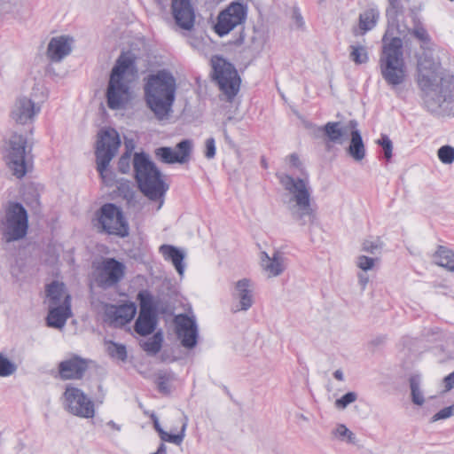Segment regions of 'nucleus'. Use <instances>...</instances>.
Returning a JSON list of instances; mask_svg holds the SVG:
<instances>
[{"label":"nucleus","mask_w":454,"mask_h":454,"mask_svg":"<svg viewBox=\"0 0 454 454\" xmlns=\"http://www.w3.org/2000/svg\"><path fill=\"white\" fill-rule=\"evenodd\" d=\"M247 15V8L243 3L232 2L218 14L214 30L219 36H224L236 27L244 23Z\"/></svg>","instance_id":"nucleus-14"},{"label":"nucleus","mask_w":454,"mask_h":454,"mask_svg":"<svg viewBox=\"0 0 454 454\" xmlns=\"http://www.w3.org/2000/svg\"><path fill=\"white\" fill-rule=\"evenodd\" d=\"M358 278H359V283L362 286V288L364 289L369 281L368 277L365 274L360 273L358 275Z\"/></svg>","instance_id":"nucleus-55"},{"label":"nucleus","mask_w":454,"mask_h":454,"mask_svg":"<svg viewBox=\"0 0 454 454\" xmlns=\"http://www.w3.org/2000/svg\"><path fill=\"white\" fill-rule=\"evenodd\" d=\"M205 157L213 159L215 155V141L213 137H209L205 142Z\"/></svg>","instance_id":"nucleus-50"},{"label":"nucleus","mask_w":454,"mask_h":454,"mask_svg":"<svg viewBox=\"0 0 454 454\" xmlns=\"http://www.w3.org/2000/svg\"><path fill=\"white\" fill-rule=\"evenodd\" d=\"M120 145V136L114 129L109 128L99 131L95 154L98 165L97 169L103 179L106 178L105 172L118 152Z\"/></svg>","instance_id":"nucleus-9"},{"label":"nucleus","mask_w":454,"mask_h":454,"mask_svg":"<svg viewBox=\"0 0 454 454\" xmlns=\"http://www.w3.org/2000/svg\"><path fill=\"white\" fill-rule=\"evenodd\" d=\"M176 334L181 345L188 349L196 347L198 343L199 329L193 317L187 314H179L175 319Z\"/></svg>","instance_id":"nucleus-16"},{"label":"nucleus","mask_w":454,"mask_h":454,"mask_svg":"<svg viewBox=\"0 0 454 454\" xmlns=\"http://www.w3.org/2000/svg\"><path fill=\"white\" fill-rule=\"evenodd\" d=\"M280 184L290 194L287 201L292 219L300 225L312 224L317 214L311 204V192L307 177H294L289 174L277 175Z\"/></svg>","instance_id":"nucleus-4"},{"label":"nucleus","mask_w":454,"mask_h":454,"mask_svg":"<svg viewBox=\"0 0 454 454\" xmlns=\"http://www.w3.org/2000/svg\"><path fill=\"white\" fill-rule=\"evenodd\" d=\"M214 79L220 90L231 101L239 90L240 78L234 66L222 57L212 59Z\"/></svg>","instance_id":"nucleus-10"},{"label":"nucleus","mask_w":454,"mask_h":454,"mask_svg":"<svg viewBox=\"0 0 454 454\" xmlns=\"http://www.w3.org/2000/svg\"><path fill=\"white\" fill-rule=\"evenodd\" d=\"M454 415V412L453 411L451 410V407L450 406H448V407H445L442 410H440L438 412H436L433 417H432V421L433 422H435L437 420H441V419H446L448 418H450L451 416Z\"/></svg>","instance_id":"nucleus-49"},{"label":"nucleus","mask_w":454,"mask_h":454,"mask_svg":"<svg viewBox=\"0 0 454 454\" xmlns=\"http://www.w3.org/2000/svg\"><path fill=\"white\" fill-rule=\"evenodd\" d=\"M438 158L444 164H450L454 161V148L450 145H443L439 148Z\"/></svg>","instance_id":"nucleus-45"},{"label":"nucleus","mask_w":454,"mask_h":454,"mask_svg":"<svg viewBox=\"0 0 454 454\" xmlns=\"http://www.w3.org/2000/svg\"><path fill=\"white\" fill-rule=\"evenodd\" d=\"M45 292L51 306L61 305L63 301L66 300V296L70 295L65 284L57 280L47 285Z\"/></svg>","instance_id":"nucleus-29"},{"label":"nucleus","mask_w":454,"mask_h":454,"mask_svg":"<svg viewBox=\"0 0 454 454\" xmlns=\"http://www.w3.org/2000/svg\"><path fill=\"white\" fill-rule=\"evenodd\" d=\"M160 253L165 259L170 260L179 275H183L184 271V254L177 247L171 245H162L160 247Z\"/></svg>","instance_id":"nucleus-30"},{"label":"nucleus","mask_w":454,"mask_h":454,"mask_svg":"<svg viewBox=\"0 0 454 454\" xmlns=\"http://www.w3.org/2000/svg\"><path fill=\"white\" fill-rule=\"evenodd\" d=\"M382 242L379 238L375 239H365L362 244V250L371 254H377L382 249Z\"/></svg>","instance_id":"nucleus-43"},{"label":"nucleus","mask_w":454,"mask_h":454,"mask_svg":"<svg viewBox=\"0 0 454 454\" xmlns=\"http://www.w3.org/2000/svg\"><path fill=\"white\" fill-rule=\"evenodd\" d=\"M73 38L67 35L52 37L47 47V57L51 62H60L72 51Z\"/></svg>","instance_id":"nucleus-20"},{"label":"nucleus","mask_w":454,"mask_h":454,"mask_svg":"<svg viewBox=\"0 0 454 454\" xmlns=\"http://www.w3.org/2000/svg\"><path fill=\"white\" fill-rule=\"evenodd\" d=\"M133 168L137 186L145 196L151 200L164 197L169 186L163 180L160 170L145 153H135Z\"/></svg>","instance_id":"nucleus-5"},{"label":"nucleus","mask_w":454,"mask_h":454,"mask_svg":"<svg viewBox=\"0 0 454 454\" xmlns=\"http://www.w3.org/2000/svg\"><path fill=\"white\" fill-rule=\"evenodd\" d=\"M357 399V394L356 392L350 391L343 395L340 398L336 399L334 404L337 409L344 410L350 403L356 402Z\"/></svg>","instance_id":"nucleus-44"},{"label":"nucleus","mask_w":454,"mask_h":454,"mask_svg":"<svg viewBox=\"0 0 454 454\" xmlns=\"http://www.w3.org/2000/svg\"><path fill=\"white\" fill-rule=\"evenodd\" d=\"M137 300L140 305L139 312L157 314V306L153 301V295L148 291L145 290L139 292Z\"/></svg>","instance_id":"nucleus-34"},{"label":"nucleus","mask_w":454,"mask_h":454,"mask_svg":"<svg viewBox=\"0 0 454 454\" xmlns=\"http://www.w3.org/2000/svg\"><path fill=\"white\" fill-rule=\"evenodd\" d=\"M162 204H163V201H160L159 207H161Z\"/></svg>","instance_id":"nucleus-63"},{"label":"nucleus","mask_w":454,"mask_h":454,"mask_svg":"<svg viewBox=\"0 0 454 454\" xmlns=\"http://www.w3.org/2000/svg\"><path fill=\"white\" fill-rule=\"evenodd\" d=\"M409 0H387V7L386 9V16L387 18V22L394 27H396L399 33H404V30H401L399 26V19L403 15L405 11V4H407Z\"/></svg>","instance_id":"nucleus-26"},{"label":"nucleus","mask_w":454,"mask_h":454,"mask_svg":"<svg viewBox=\"0 0 454 454\" xmlns=\"http://www.w3.org/2000/svg\"><path fill=\"white\" fill-rule=\"evenodd\" d=\"M152 419H153V422L154 429L158 432L159 435H160V432L164 431V430L161 428L157 416L156 415H152Z\"/></svg>","instance_id":"nucleus-53"},{"label":"nucleus","mask_w":454,"mask_h":454,"mask_svg":"<svg viewBox=\"0 0 454 454\" xmlns=\"http://www.w3.org/2000/svg\"><path fill=\"white\" fill-rule=\"evenodd\" d=\"M244 40L245 35L242 31L239 33V36L236 39H234L231 43L236 46H240L244 43Z\"/></svg>","instance_id":"nucleus-54"},{"label":"nucleus","mask_w":454,"mask_h":454,"mask_svg":"<svg viewBox=\"0 0 454 454\" xmlns=\"http://www.w3.org/2000/svg\"><path fill=\"white\" fill-rule=\"evenodd\" d=\"M137 313V307L134 303H126L118 307L112 306L107 309L106 316L115 325H124L130 322Z\"/></svg>","instance_id":"nucleus-25"},{"label":"nucleus","mask_w":454,"mask_h":454,"mask_svg":"<svg viewBox=\"0 0 454 454\" xmlns=\"http://www.w3.org/2000/svg\"><path fill=\"white\" fill-rule=\"evenodd\" d=\"M411 400L413 403L421 406L425 403L423 393L420 389V375H411L409 379Z\"/></svg>","instance_id":"nucleus-35"},{"label":"nucleus","mask_w":454,"mask_h":454,"mask_svg":"<svg viewBox=\"0 0 454 454\" xmlns=\"http://www.w3.org/2000/svg\"><path fill=\"white\" fill-rule=\"evenodd\" d=\"M88 369L87 360L74 355L59 364V373L61 380H81Z\"/></svg>","instance_id":"nucleus-19"},{"label":"nucleus","mask_w":454,"mask_h":454,"mask_svg":"<svg viewBox=\"0 0 454 454\" xmlns=\"http://www.w3.org/2000/svg\"><path fill=\"white\" fill-rule=\"evenodd\" d=\"M350 59L357 65L364 64L368 61V53L366 48L362 45L350 46Z\"/></svg>","instance_id":"nucleus-38"},{"label":"nucleus","mask_w":454,"mask_h":454,"mask_svg":"<svg viewBox=\"0 0 454 454\" xmlns=\"http://www.w3.org/2000/svg\"><path fill=\"white\" fill-rule=\"evenodd\" d=\"M173 380V376L168 372H159L156 376V384L159 391L162 394H169L170 387L169 384Z\"/></svg>","instance_id":"nucleus-37"},{"label":"nucleus","mask_w":454,"mask_h":454,"mask_svg":"<svg viewBox=\"0 0 454 454\" xmlns=\"http://www.w3.org/2000/svg\"><path fill=\"white\" fill-rule=\"evenodd\" d=\"M162 204H163V201H160L159 207H161Z\"/></svg>","instance_id":"nucleus-64"},{"label":"nucleus","mask_w":454,"mask_h":454,"mask_svg":"<svg viewBox=\"0 0 454 454\" xmlns=\"http://www.w3.org/2000/svg\"><path fill=\"white\" fill-rule=\"evenodd\" d=\"M17 370V365L3 354H0V377H8Z\"/></svg>","instance_id":"nucleus-42"},{"label":"nucleus","mask_w":454,"mask_h":454,"mask_svg":"<svg viewBox=\"0 0 454 454\" xmlns=\"http://www.w3.org/2000/svg\"><path fill=\"white\" fill-rule=\"evenodd\" d=\"M416 82L423 106L430 113L439 114L454 103V75L446 72L430 52L418 59Z\"/></svg>","instance_id":"nucleus-1"},{"label":"nucleus","mask_w":454,"mask_h":454,"mask_svg":"<svg viewBox=\"0 0 454 454\" xmlns=\"http://www.w3.org/2000/svg\"><path fill=\"white\" fill-rule=\"evenodd\" d=\"M380 19V12L378 8L372 7L366 9L359 15V28L362 34L372 30Z\"/></svg>","instance_id":"nucleus-31"},{"label":"nucleus","mask_w":454,"mask_h":454,"mask_svg":"<svg viewBox=\"0 0 454 454\" xmlns=\"http://www.w3.org/2000/svg\"><path fill=\"white\" fill-rule=\"evenodd\" d=\"M135 67V58L122 53L114 66L106 89V103L110 109L120 110L125 107L129 99V86L123 81L124 74Z\"/></svg>","instance_id":"nucleus-6"},{"label":"nucleus","mask_w":454,"mask_h":454,"mask_svg":"<svg viewBox=\"0 0 454 454\" xmlns=\"http://www.w3.org/2000/svg\"><path fill=\"white\" fill-rule=\"evenodd\" d=\"M107 426L110 427L111 428L116 430V431H120L121 430V427L119 425H117L114 421L113 420H110L107 422Z\"/></svg>","instance_id":"nucleus-58"},{"label":"nucleus","mask_w":454,"mask_h":454,"mask_svg":"<svg viewBox=\"0 0 454 454\" xmlns=\"http://www.w3.org/2000/svg\"><path fill=\"white\" fill-rule=\"evenodd\" d=\"M155 454H166V446L164 443H160Z\"/></svg>","instance_id":"nucleus-59"},{"label":"nucleus","mask_w":454,"mask_h":454,"mask_svg":"<svg viewBox=\"0 0 454 454\" xmlns=\"http://www.w3.org/2000/svg\"><path fill=\"white\" fill-rule=\"evenodd\" d=\"M186 427H187V422L185 421L182 425L180 433H178L176 434H169L166 431H161L160 437L161 441H163V442H168L175 443L176 445H180L183 442L184 438L185 436Z\"/></svg>","instance_id":"nucleus-39"},{"label":"nucleus","mask_w":454,"mask_h":454,"mask_svg":"<svg viewBox=\"0 0 454 454\" xmlns=\"http://www.w3.org/2000/svg\"><path fill=\"white\" fill-rule=\"evenodd\" d=\"M95 281L98 287L108 289L120 283L126 272V266L123 262L115 258H104L96 266Z\"/></svg>","instance_id":"nucleus-13"},{"label":"nucleus","mask_w":454,"mask_h":454,"mask_svg":"<svg viewBox=\"0 0 454 454\" xmlns=\"http://www.w3.org/2000/svg\"><path fill=\"white\" fill-rule=\"evenodd\" d=\"M71 296L67 295L61 305L51 306L47 316V325L51 327L61 329L71 316Z\"/></svg>","instance_id":"nucleus-22"},{"label":"nucleus","mask_w":454,"mask_h":454,"mask_svg":"<svg viewBox=\"0 0 454 454\" xmlns=\"http://www.w3.org/2000/svg\"><path fill=\"white\" fill-rule=\"evenodd\" d=\"M107 352L113 358H116L121 361H125L127 359L126 347L122 344L110 341L107 346Z\"/></svg>","instance_id":"nucleus-41"},{"label":"nucleus","mask_w":454,"mask_h":454,"mask_svg":"<svg viewBox=\"0 0 454 454\" xmlns=\"http://www.w3.org/2000/svg\"><path fill=\"white\" fill-rule=\"evenodd\" d=\"M411 17L412 19L413 22V27L409 28L405 27V29L412 35L414 37H416L418 40H419L423 43H427L430 41V36L426 30V28L421 24L417 13L414 11H411Z\"/></svg>","instance_id":"nucleus-33"},{"label":"nucleus","mask_w":454,"mask_h":454,"mask_svg":"<svg viewBox=\"0 0 454 454\" xmlns=\"http://www.w3.org/2000/svg\"><path fill=\"white\" fill-rule=\"evenodd\" d=\"M348 129H350L348 124L342 127L340 121H329L325 126L318 128V130L322 131L330 142L335 144H342L343 137Z\"/></svg>","instance_id":"nucleus-27"},{"label":"nucleus","mask_w":454,"mask_h":454,"mask_svg":"<svg viewBox=\"0 0 454 454\" xmlns=\"http://www.w3.org/2000/svg\"><path fill=\"white\" fill-rule=\"evenodd\" d=\"M333 377L340 381H342L344 380V375L341 370H336L333 372Z\"/></svg>","instance_id":"nucleus-57"},{"label":"nucleus","mask_w":454,"mask_h":454,"mask_svg":"<svg viewBox=\"0 0 454 454\" xmlns=\"http://www.w3.org/2000/svg\"><path fill=\"white\" fill-rule=\"evenodd\" d=\"M434 262L448 270L454 271V252L443 246H439L437 251L434 254Z\"/></svg>","instance_id":"nucleus-32"},{"label":"nucleus","mask_w":454,"mask_h":454,"mask_svg":"<svg viewBox=\"0 0 454 454\" xmlns=\"http://www.w3.org/2000/svg\"><path fill=\"white\" fill-rule=\"evenodd\" d=\"M232 296L239 300V305H237L236 308H232L233 312L248 310L253 305L250 280L247 278L239 280L235 285V291L232 294Z\"/></svg>","instance_id":"nucleus-23"},{"label":"nucleus","mask_w":454,"mask_h":454,"mask_svg":"<svg viewBox=\"0 0 454 454\" xmlns=\"http://www.w3.org/2000/svg\"><path fill=\"white\" fill-rule=\"evenodd\" d=\"M333 434L336 437L341 441H346L348 443L355 445L357 442L355 434L343 424L338 425Z\"/></svg>","instance_id":"nucleus-40"},{"label":"nucleus","mask_w":454,"mask_h":454,"mask_svg":"<svg viewBox=\"0 0 454 454\" xmlns=\"http://www.w3.org/2000/svg\"><path fill=\"white\" fill-rule=\"evenodd\" d=\"M223 135H224L225 141L227 143H231V138H230L226 129H223Z\"/></svg>","instance_id":"nucleus-60"},{"label":"nucleus","mask_w":454,"mask_h":454,"mask_svg":"<svg viewBox=\"0 0 454 454\" xmlns=\"http://www.w3.org/2000/svg\"><path fill=\"white\" fill-rule=\"evenodd\" d=\"M350 129V144L348 148V154L356 161H361L365 157V148L360 131L357 129V121L351 120L348 121Z\"/></svg>","instance_id":"nucleus-24"},{"label":"nucleus","mask_w":454,"mask_h":454,"mask_svg":"<svg viewBox=\"0 0 454 454\" xmlns=\"http://www.w3.org/2000/svg\"><path fill=\"white\" fill-rule=\"evenodd\" d=\"M157 325V314L139 312L134 325L137 333L146 336L153 333Z\"/></svg>","instance_id":"nucleus-28"},{"label":"nucleus","mask_w":454,"mask_h":454,"mask_svg":"<svg viewBox=\"0 0 454 454\" xmlns=\"http://www.w3.org/2000/svg\"><path fill=\"white\" fill-rule=\"evenodd\" d=\"M261 266L268 274L269 278L278 277L281 275L286 268V257L279 251H275L271 256L266 252L261 253Z\"/></svg>","instance_id":"nucleus-21"},{"label":"nucleus","mask_w":454,"mask_h":454,"mask_svg":"<svg viewBox=\"0 0 454 454\" xmlns=\"http://www.w3.org/2000/svg\"><path fill=\"white\" fill-rule=\"evenodd\" d=\"M289 163L295 168H300L301 161L297 154L293 153L289 156Z\"/></svg>","instance_id":"nucleus-52"},{"label":"nucleus","mask_w":454,"mask_h":454,"mask_svg":"<svg viewBox=\"0 0 454 454\" xmlns=\"http://www.w3.org/2000/svg\"><path fill=\"white\" fill-rule=\"evenodd\" d=\"M171 10L178 27L184 30H191L193 27L195 12L191 0H172Z\"/></svg>","instance_id":"nucleus-18"},{"label":"nucleus","mask_w":454,"mask_h":454,"mask_svg":"<svg viewBox=\"0 0 454 454\" xmlns=\"http://www.w3.org/2000/svg\"><path fill=\"white\" fill-rule=\"evenodd\" d=\"M64 409L70 414L92 419L95 416L93 401L80 388L67 385L62 396Z\"/></svg>","instance_id":"nucleus-11"},{"label":"nucleus","mask_w":454,"mask_h":454,"mask_svg":"<svg viewBox=\"0 0 454 454\" xmlns=\"http://www.w3.org/2000/svg\"><path fill=\"white\" fill-rule=\"evenodd\" d=\"M27 139L23 135L14 132L11 136L7 147L6 163L17 178L23 177L27 171Z\"/></svg>","instance_id":"nucleus-12"},{"label":"nucleus","mask_w":454,"mask_h":454,"mask_svg":"<svg viewBox=\"0 0 454 454\" xmlns=\"http://www.w3.org/2000/svg\"><path fill=\"white\" fill-rule=\"evenodd\" d=\"M377 144L382 147L385 158L389 160L392 157L393 150V144L390 138L387 135H381Z\"/></svg>","instance_id":"nucleus-46"},{"label":"nucleus","mask_w":454,"mask_h":454,"mask_svg":"<svg viewBox=\"0 0 454 454\" xmlns=\"http://www.w3.org/2000/svg\"><path fill=\"white\" fill-rule=\"evenodd\" d=\"M176 151L171 147L162 146L155 149V157L163 163L184 164L189 161L192 153V143L191 140L184 139L179 142L176 146Z\"/></svg>","instance_id":"nucleus-17"},{"label":"nucleus","mask_w":454,"mask_h":454,"mask_svg":"<svg viewBox=\"0 0 454 454\" xmlns=\"http://www.w3.org/2000/svg\"><path fill=\"white\" fill-rule=\"evenodd\" d=\"M163 337L160 332L153 335L142 344L143 349L150 355H156L161 348Z\"/></svg>","instance_id":"nucleus-36"},{"label":"nucleus","mask_w":454,"mask_h":454,"mask_svg":"<svg viewBox=\"0 0 454 454\" xmlns=\"http://www.w3.org/2000/svg\"><path fill=\"white\" fill-rule=\"evenodd\" d=\"M375 259L365 255H359L357 257L356 265L359 269L366 271L373 268Z\"/></svg>","instance_id":"nucleus-48"},{"label":"nucleus","mask_w":454,"mask_h":454,"mask_svg":"<svg viewBox=\"0 0 454 454\" xmlns=\"http://www.w3.org/2000/svg\"><path fill=\"white\" fill-rule=\"evenodd\" d=\"M382 42V51L378 62L380 74L386 84L397 97H401L408 80L403 41L395 36L387 42V35H385Z\"/></svg>","instance_id":"nucleus-3"},{"label":"nucleus","mask_w":454,"mask_h":454,"mask_svg":"<svg viewBox=\"0 0 454 454\" xmlns=\"http://www.w3.org/2000/svg\"><path fill=\"white\" fill-rule=\"evenodd\" d=\"M176 82L173 74L166 70H159L145 79L144 96L146 106L159 121L168 119L172 113L176 98Z\"/></svg>","instance_id":"nucleus-2"},{"label":"nucleus","mask_w":454,"mask_h":454,"mask_svg":"<svg viewBox=\"0 0 454 454\" xmlns=\"http://www.w3.org/2000/svg\"><path fill=\"white\" fill-rule=\"evenodd\" d=\"M444 392H449L454 387V371L443 378Z\"/></svg>","instance_id":"nucleus-51"},{"label":"nucleus","mask_w":454,"mask_h":454,"mask_svg":"<svg viewBox=\"0 0 454 454\" xmlns=\"http://www.w3.org/2000/svg\"><path fill=\"white\" fill-rule=\"evenodd\" d=\"M94 225L101 232L125 238L129 235V224L121 209L113 203L104 204L97 212Z\"/></svg>","instance_id":"nucleus-8"},{"label":"nucleus","mask_w":454,"mask_h":454,"mask_svg":"<svg viewBox=\"0 0 454 454\" xmlns=\"http://www.w3.org/2000/svg\"><path fill=\"white\" fill-rule=\"evenodd\" d=\"M262 166L264 168H267L268 165H267V162H266V160L262 157Z\"/></svg>","instance_id":"nucleus-61"},{"label":"nucleus","mask_w":454,"mask_h":454,"mask_svg":"<svg viewBox=\"0 0 454 454\" xmlns=\"http://www.w3.org/2000/svg\"><path fill=\"white\" fill-rule=\"evenodd\" d=\"M45 98L46 96L43 93L39 100L27 96L17 98L10 114L12 120L20 125L33 123L35 117L40 114Z\"/></svg>","instance_id":"nucleus-15"},{"label":"nucleus","mask_w":454,"mask_h":454,"mask_svg":"<svg viewBox=\"0 0 454 454\" xmlns=\"http://www.w3.org/2000/svg\"><path fill=\"white\" fill-rule=\"evenodd\" d=\"M131 156L129 153H123L118 160V170L122 174H127L130 170Z\"/></svg>","instance_id":"nucleus-47"},{"label":"nucleus","mask_w":454,"mask_h":454,"mask_svg":"<svg viewBox=\"0 0 454 454\" xmlns=\"http://www.w3.org/2000/svg\"><path fill=\"white\" fill-rule=\"evenodd\" d=\"M28 231V214L24 206L7 201L0 210V235L2 240L12 243L23 239Z\"/></svg>","instance_id":"nucleus-7"},{"label":"nucleus","mask_w":454,"mask_h":454,"mask_svg":"<svg viewBox=\"0 0 454 454\" xmlns=\"http://www.w3.org/2000/svg\"><path fill=\"white\" fill-rule=\"evenodd\" d=\"M254 41H255V37H254V36H253V37H252V43H254Z\"/></svg>","instance_id":"nucleus-62"},{"label":"nucleus","mask_w":454,"mask_h":454,"mask_svg":"<svg viewBox=\"0 0 454 454\" xmlns=\"http://www.w3.org/2000/svg\"><path fill=\"white\" fill-rule=\"evenodd\" d=\"M294 19L296 20L297 25L299 27H301L303 25V20H302L301 15L299 12H294Z\"/></svg>","instance_id":"nucleus-56"}]
</instances>
